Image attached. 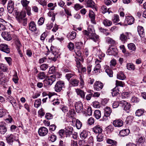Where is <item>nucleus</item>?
<instances>
[{"label":"nucleus","instance_id":"1","mask_svg":"<svg viewBox=\"0 0 146 146\" xmlns=\"http://www.w3.org/2000/svg\"><path fill=\"white\" fill-rule=\"evenodd\" d=\"M83 35L88 39L92 40L95 42L99 40L98 36L94 33V31L91 28H88V31L84 30L82 31Z\"/></svg>","mask_w":146,"mask_h":146},{"label":"nucleus","instance_id":"2","mask_svg":"<svg viewBox=\"0 0 146 146\" xmlns=\"http://www.w3.org/2000/svg\"><path fill=\"white\" fill-rule=\"evenodd\" d=\"M17 14L16 18L18 22L24 26H26L27 23V19L25 18L26 16V13L25 12L21 11L19 13H17Z\"/></svg>","mask_w":146,"mask_h":146},{"label":"nucleus","instance_id":"3","mask_svg":"<svg viewBox=\"0 0 146 146\" xmlns=\"http://www.w3.org/2000/svg\"><path fill=\"white\" fill-rule=\"evenodd\" d=\"M60 74L58 73H56L55 74H53L50 76L46 78L43 81V84L45 86H51L56 80V78H58V75Z\"/></svg>","mask_w":146,"mask_h":146},{"label":"nucleus","instance_id":"4","mask_svg":"<svg viewBox=\"0 0 146 146\" xmlns=\"http://www.w3.org/2000/svg\"><path fill=\"white\" fill-rule=\"evenodd\" d=\"M64 87V83L63 81H58L56 82L55 86V90L57 92H59L62 90V88Z\"/></svg>","mask_w":146,"mask_h":146},{"label":"nucleus","instance_id":"5","mask_svg":"<svg viewBox=\"0 0 146 146\" xmlns=\"http://www.w3.org/2000/svg\"><path fill=\"white\" fill-rule=\"evenodd\" d=\"M121 104L123 108V110L127 113H129L130 111L131 106L130 103L125 101H121Z\"/></svg>","mask_w":146,"mask_h":146},{"label":"nucleus","instance_id":"6","mask_svg":"<svg viewBox=\"0 0 146 146\" xmlns=\"http://www.w3.org/2000/svg\"><path fill=\"white\" fill-rule=\"evenodd\" d=\"M111 111L112 110L110 107H106L104 109V115L102 120L103 121L106 120L107 119V117L110 115Z\"/></svg>","mask_w":146,"mask_h":146},{"label":"nucleus","instance_id":"7","mask_svg":"<svg viewBox=\"0 0 146 146\" xmlns=\"http://www.w3.org/2000/svg\"><path fill=\"white\" fill-rule=\"evenodd\" d=\"M54 49V46H51L50 50L52 53L53 54V56L51 58H49V59L51 60L52 61H54L55 62L56 61L57 58L58 57V54H56V52L55 51H54L53 49Z\"/></svg>","mask_w":146,"mask_h":146},{"label":"nucleus","instance_id":"8","mask_svg":"<svg viewBox=\"0 0 146 146\" xmlns=\"http://www.w3.org/2000/svg\"><path fill=\"white\" fill-rule=\"evenodd\" d=\"M135 19L131 16H125V19L124 22L126 24L131 25L134 23Z\"/></svg>","mask_w":146,"mask_h":146},{"label":"nucleus","instance_id":"9","mask_svg":"<svg viewBox=\"0 0 146 146\" xmlns=\"http://www.w3.org/2000/svg\"><path fill=\"white\" fill-rule=\"evenodd\" d=\"M48 132L47 129L45 127L40 128L38 130V133L40 136H43L46 135Z\"/></svg>","mask_w":146,"mask_h":146},{"label":"nucleus","instance_id":"10","mask_svg":"<svg viewBox=\"0 0 146 146\" xmlns=\"http://www.w3.org/2000/svg\"><path fill=\"white\" fill-rule=\"evenodd\" d=\"M75 108L77 112H81L83 109V105L82 103L80 102H76L75 105Z\"/></svg>","mask_w":146,"mask_h":146},{"label":"nucleus","instance_id":"11","mask_svg":"<svg viewBox=\"0 0 146 146\" xmlns=\"http://www.w3.org/2000/svg\"><path fill=\"white\" fill-rule=\"evenodd\" d=\"M131 35L129 33L126 32L124 34L123 33L121 34L119 37L120 39L123 43L126 41L127 39L129 38V37Z\"/></svg>","mask_w":146,"mask_h":146},{"label":"nucleus","instance_id":"12","mask_svg":"<svg viewBox=\"0 0 146 146\" xmlns=\"http://www.w3.org/2000/svg\"><path fill=\"white\" fill-rule=\"evenodd\" d=\"M104 86L103 84L100 82L98 81L96 82L94 85V89L98 91L100 90Z\"/></svg>","mask_w":146,"mask_h":146},{"label":"nucleus","instance_id":"13","mask_svg":"<svg viewBox=\"0 0 146 146\" xmlns=\"http://www.w3.org/2000/svg\"><path fill=\"white\" fill-rule=\"evenodd\" d=\"M0 50L7 54L10 52V49L8 46L5 44H1L0 45Z\"/></svg>","mask_w":146,"mask_h":146},{"label":"nucleus","instance_id":"14","mask_svg":"<svg viewBox=\"0 0 146 146\" xmlns=\"http://www.w3.org/2000/svg\"><path fill=\"white\" fill-rule=\"evenodd\" d=\"M14 3L13 1L10 0L8 1L7 9L8 12L12 13L14 10Z\"/></svg>","mask_w":146,"mask_h":146},{"label":"nucleus","instance_id":"15","mask_svg":"<svg viewBox=\"0 0 146 146\" xmlns=\"http://www.w3.org/2000/svg\"><path fill=\"white\" fill-rule=\"evenodd\" d=\"M113 124L115 127H120L123 125V122L121 119H117L114 121Z\"/></svg>","mask_w":146,"mask_h":146},{"label":"nucleus","instance_id":"16","mask_svg":"<svg viewBox=\"0 0 146 146\" xmlns=\"http://www.w3.org/2000/svg\"><path fill=\"white\" fill-rule=\"evenodd\" d=\"M9 81V78L4 74L0 78V84L4 86Z\"/></svg>","mask_w":146,"mask_h":146},{"label":"nucleus","instance_id":"17","mask_svg":"<svg viewBox=\"0 0 146 146\" xmlns=\"http://www.w3.org/2000/svg\"><path fill=\"white\" fill-rule=\"evenodd\" d=\"M6 140L9 144L11 145L14 141L15 140L14 136L12 134L8 135L6 137Z\"/></svg>","mask_w":146,"mask_h":146},{"label":"nucleus","instance_id":"18","mask_svg":"<svg viewBox=\"0 0 146 146\" xmlns=\"http://www.w3.org/2000/svg\"><path fill=\"white\" fill-rule=\"evenodd\" d=\"M29 29L32 32H35L36 31V25L34 21H32L29 23Z\"/></svg>","mask_w":146,"mask_h":146},{"label":"nucleus","instance_id":"19","mask_svg":"<svg viewBox=\"0 0 146 146\" xmlns=\"http://www.w3.org/2000/svg\"><path fill=\"white\" fill-rule=\"evenodd\" d=\"M107 52L108 53L112 55H115L117 54L118 52L117 49L115 48L110 47L108 50Z\"/></svg>","mask_w":146,"mask_h":146},{"label":"nucleus","instance_id":"20","mask_svg":"<svg viewBox=\"0 0 146 146\" xmlns=\"http://www.w3.org/2000/svg\"><path fill=\"white\" fill-rule=\"evenodd\" d=\"M1 35L3 37L5 40L9 41L11 39V37L10 34L7 32H3Z\"/></svg>","mask_w":146,"mask_h":146},{"label":"nucleus","instance_id":"21","mask_svg":"<svg viewBox=\"0 0 146 146\" xmlns=\"http://www.w3.org/2000/svg\"><path fill=\"white\" fill-rule=\"evenodd\" d=\"M15 44L17 47V49L20 56L22 57L23 56L20 48L22 46V45L18 39H17L15 41Z\"/></svg>","mask_w":146,"mask_h":146},{"label":"nucleus","instance_id":"22","mask_svg":"<svg viewBox=\"0 0 146 146\" xmlns=\"http://www.w3.org/2000/svg\"><path fill=\"white\" fill-rule=\"evenodd\" d=\"M92 129L93 131L96 133H100L102 131V127L99 125L95 126Z\"/></svg>","mask_w":146,"mask_h":146},{"label":"nucleus","instance_id":"23","mask_svg":"<svg viewBox=\"0 0 146 146\" xmlns=\"http://www.w3.org/2000/svg\"><path fill=\"white\" fill-rule=\"evenodd\" d=\"M73 129V128L70 126L66 128L65 133L66 137L70 136L71 135H72Z\"/></svg>","mask_w":146,"mask_h":146},{"label":"nucleus","instance_id":"24","mask_svg":"<svg viewBox=\"0 0 146 146\" xmlns=\"http://www.w3.org/2000/svg\"><path fill=\"white\" fill-rule=\"evenodd\" d=\"M76 33L74 31L69 33L67 35V38L70 40L74 39L76 37Z\"/></svg>","mask_w":146,"mask_h":146},{"label":"nucleus","instance_id":"25","mask_svg":"<svg viewBox=\"0 0 146 146\" xmlns=\"http://www.w3.org/2000/svg\"><path fill=\"white\" fill-rule=\"evenodd\" d=\"M7 128L3 123L0 124V134H4L7 131Z\"/></svg>","mask_w":146,"mask_h":146},{"label":"nucleus","instance_id":"26","mask_svg":"<svg viewBox=\"0 0 146 146\" xmlns=\"http://www.w3.org/2000/svg\"><path fill=\"white\" fill-rule=\"evenodd\" d=\"M127 47L129 50L131 51V52L134 53L136 50V47L135 45L133 43H130L127 45Z\"/></svg>","mask_w":146,"mask_h":146},{"label":"nucleus","instance_id":"27","mask_svg":"<svg viewBox=\"0 0 146 146\" xmlns=\"http://www.w3.org/2000/svg\"><path fill=\"white\" fill-rule=\"evenodd\" d=\"M138 143H139V145L140 146H146V142L145 141V139L142 137L138 139Z\"/></svg>","mask_w":146,"mask_h":146},{"label":"nucleus","instance_id":"28","mask_svg":"<svg viewBox=\"0 0 146 146\" xmlns=\"http://www.w3.org/2000/svg\"><path fill=\"white\" fill-rule=\"evenodd\" d=\"M79 81L76 79L72 78L70 80V84L73 86H78Z\"/></svg>","mask_w":146,"mask_h":146},{"label":"nucleus","instance_id":"29","mask_svg":"<svg viewBox=\"0 0 146 146\" xmlns=\"http://www.w3.org/2000/svg\"><path fill=\"white\" fill-rule=\"evenodd\" d=\"M137 31L140 36L143 37L144 35V31L143 28L141 26H139L137 27Z\"/></svg>","mask_w":146,"mask_h":146},{"label":"nucleus","instance_id":"30","mask_svg":"<svg viewBox=\"0 0 146 146\" xmlns=\"http://www.w3.org/2000/svg\"><path fill=\"white\" fill-rule=\"evenodd\" d=\"M76 91L78 95L80 96L82 98H84L85 93L83 90L78 88L76 89Z\"/></svg>","mask_w":146,"mask_h":146},{"label":"nucleus","instance_id":"31","mask_svg":"<svg viewBox=\"0 0 146 146\" xmlns=\"http://www.w3.org/2000/svg\"><path fill=\"white\" fill-rule=\"evenodd\" d=\"M125 76L122 72H119L117 74V78L121 80H124L125 78Z\"/></svg>","mask_w":146,"mask_h":146},{"label":"nucleus","instance_id":"32","mask_svg":"<svg viewBox=\"0 0 146 146\" xmlns=\"http://www.w3.org/2000/svg\"><path fill=\"white\" fill-rule=\"evenodd\" d=\"M86 6L87 7L93 8L94 6V2L92 0H85Z\"/></svg>","mask_w":146,"mask_h":146},{"label":"nucleus","instance_id":"33","mask_svg":"<svg viewBox=\"0 0 146 146\" xmlns=\"http://www.w3.org/2000/svg\"><path fill=\"white\" fill-rule=\"evenodd\" d=\"M88 132L86 131H83L80 135V137L82 139H84L88 136Z\"/></svg>","mask_w":146,"mask_h":146},{"label":"nucleus","instance_id":"34","mask_svg":"<svg viewBox=\"0 0 146 146\" xmlns=\"http://www.w3.org/2000/svg\"><path fill=\"white\" fill-rule=\"evenodd\" d=\"M129 133V130L128 129H126L121 131L120 132V134L121 136H125L128 135Z\"/></svg>","mask_w":146,"mask_h":146},{"label":"nucleus","instance_id":"35","mask_svg":"<svg viewBox=\"0 0 146 146\" xmlns=\"http://www.w3.org/2000/svg\"><path fill=\"white\" fill-rule=\"evenodd\" d=\"M103 24L106 27H110L112 25V22L107 19H105L103 20Z\"/></svg>","mask_w":146,"mask_h":146},{"label":"nucleus","instance_id":"36","mask_svg":"<svg viewBox=\"0 0 146 146\" xmlns=\"http://www.w3.org/2000/svg\"><path fill=\"white\" fill-rule=\"evenodd\" d=\"M126 67L127 69L130 70H134L135 69V66L132 63H127Z\"/></svg>","mask_w":146,"mask_h":146},{"label":"nucleus","instance_id":"37","mask_svg":"<svg viewBox=\"0 0 146 146\" xmlns=\"http://www.w3.org/2000/svg\"><path fill=\"white\" fill-rule=\"evenodd\" d=\"M38 77L40 79L42 80L44 79H45L47 76L44 72H41L38 74Z\"/></svg>","mask_w":146,"mask_h":146},{"label":"nucleus","instance_id":"38","mask_svg":"<svg viewBox=\"0 0 146 146\" xmlns=\"http://www.w3.org/2000/svg\"><path fill=\"white\" fill-rule=\"evenodd\" d=\"M94 116L97 119H99L101 116V113L100 111L96 110L94 113Z\"/></svg>","mask_w":146,"mask_h":146},{"label":"nucleus","instance_id":"39","mask_svg":"<svg viewBox=\"0 0 146 146\" xmlns=\"http://www.w3.org/2000/svg\"><path fill=\"white\" fill-rule=\"evenodd\" d=\"M41 100L40 99L35 100L34 102V106L36 108H38L41 105Z\"/></svg>","mask_w":146,"mask_h":146},{"label":"nucleus","instance_id":"40","mask_svg":"<svg viewBox=\"0 0 146 146\" xmlns=\"http://www.w3.org/2000/svg\"><path fill=\"white\" fill-rule=\"evenodd\" d=\"M104 138V135L100 133L98 134L97 137V141L98 142H101L103 141Z\"/></svg>","mask_w":146,"mask_h":146},{"label":"nucleus","instance_id":"41","mask_svg":"<svg viewBox=\"0 0 146 146\" xmlns=\"http://www.w3.org/2000/svg\"><path fill=\"white\" fill-rule=\"evenodd\" d=\"M119 21V17L118 15L115 14L112 19V21L114 23L118 22Z\"/></svg>","mask_w":146,"mask_h":146},{"label":"nucleus","instance_id":"42","mask_svg":"<svg viewBox=\"0 0 146 146\" xmlns=\"http://www.w3.org/2000/svg\"><path fill=\"white\" fill-rule=\"evenodd\" d=\"M21 3L23 7H26L28 6L29 1L27 0H21Z\"/></svg>","mask_w":146,"mask_h":146},{"label":"nucleus","instance_id":"43","mask_svg":"<svg viewBox=\"0 0 146 146\" xmlns=\"http://www.w3.org/2000/svg\"><path fill=\"white\" fill-rule=\"evenodd\" d=\"M80 77L79 79L80 80V86H81V88H83L84 86V82L83 80V76L82 75L80 74H79Z\"/></svg>","mask_w":146,"mask_h":146},{"label":"nucleus","instance_id":"44","mask_svg":"<svg viewBox=\"0 0 146 146\" xmlns=\"http://www.w3.org/2000/svg\"><path fill=\"white\" fill-rule=\"evenodd\" d=\"M8 70L7 68L5 66V65L3 64H0V71H1L3 72H6Z\"/></svg>","mask_w":146,"mask_h":146},{"label":"nucleus","instance_id":"45","mask_svg":"<svg viewBox=\"0 0 146 146\" xmlns=\"http://www.w3.org/2000/svg\"><path fill=\"white\" fill-rule=\"evenodd\" d=\"M13 80L15 84H17L18 82L19 78L17 75V74L16 72L15 73V74L13 75Z\"/></svg>","mask_w":146,"mask_h":146},{"label":"nucleus","instance_id":"46","mask_svg":"<svg viewBox=\"0 0 146 146\" xmlns=\"http://www.w3.org/2000/svg\"><path fill=\"white\" fill-rule=\"evenodd\" d=\"M109 9H107L106 7L104 5L102 6L101 7V11L102 13L104 14L107 12H108L109 14L110 12L109 11Z\"/></svg>","mask_w":146,"mask_h":146},{"label":"nucleus","instance_id":"47","mask_svg":"<svg viewBox=\"0 0 146 146\" xmlns=\"http://www.w3.org/2000/svg\"><path fill=\"white\" fill-rule=\"evenodd\" d=\"M76 125L77 129H80L82 126V123L79 120L77 119L76 121Z\"/></svg>","mask_w":146,"mask_h":146},{"label":"nucleus","instance_id":"48","mask_svg":"<svg viewBox=\"0 0 146 146\" xmlns=\"http://www.w3.org/2000/svg\"><path fill=\"white\" fill-rule=\"evenodd\" d=\"M75 46L76 48V49H81L83 46V43L81 42H77L75 43Z\"/></svg>","mask_w":146,"mask_h":146},{"label":"nucleus","instance_id":"49","mask_svg":"<svg viewBox=\"0 0 146 146\" xmlns=\"http://www.w3.org/2000/svg\"><path fill=\"white\" fill-rule=\"evenodd\" d=\"M107 142L108 143L111 144V145H116L117 143L116 141L110 139H107Z\"/></svg>","mask_w":146,"mask_h":146},{"label":"nucleus","instance_id":"50","mask_svg":"<svg viewBox=\"0 0 146 146\" xmlns=\"http://www.w3.org/2000/svg\"><path fill=\"white\" fill-rule=\"evenodd\" d=\"M96 54L98 55V56H99V58L100 59H102V58L104 57L105 56V54L102 53L100 49H99L97 51Z\"/></svg>","mask_w":146,"mask_h":146},{"label":"nucleus","instance_id":"51","mask_svg":"<svg viewBox=\"0 0 146 146\" xmlns=\"http://www.w3.org/2000/svg\"><path fill=\"white\" fill-rule=\"evenodd\" d=\"M144 113L143 110L142 109H138L135 112L136 115L138 116H141Z\"/></svg>","mask_w":146,"mask_h":146},{"label":"nucleus","instance_id":"52","mask_svg":"<svg viewBox=\"0 0 146 146\" xmlns=\"http://www.w3.org/2000/svg\"><path fill=\"white\" fill-rule=\"evenodd\" d=\"M6 114V110L3 108L0 109V117L5 116Z\"/></svg>","mask_w":146,"mask_h":146},{"label":"nucleus","instance_id":"53","mask_svg":"<svg viewBox=\"0 0 146 146\" xmlns=\"http://www.w3.org/2000/svg\"><path fill=\"white\" fill-rule=\"evenodd\" d=\"M64 11L66 14L69 16H71V12L70 11V9L67 7L66 5H65L64 7Z\"/></svg>","mask_w":146,"mask_h":146},{"label":"nucleus","instance_id":"54","mask_svg":"<svg viewBox=\"0 0 146 146\" xmlns=\"http://www.w3.org/2000/svg\"><path fill=\"white\" fill-rule=\"evenodd\" d=\"M106 72L110 77L113 76V72L112 70L109 68H107L106 70Z\"/></svg>","mask_w":146,"mask_h":146},{"label":"nucleus","instance_id":"55","mask_svg":"<svg viewBox=\"0 0 146 146\" xmlns=\"http://www.w3.org/2000/svg\"><path fill=\"white\" fill-rule=\"evenodd\" d=\"M115 84L117 86H120V87H123L124 85V83L123 82L116 80Z\"/></svg>","mask_w":146,"mask_h":146},{"label":"nucleus","instance_id":"56","mask_svg":"<svg viewBox=\"0 0 146 146\" xmlns=\"http://www.w3.org/2000/svg\"><path fill=\"white\" fill-rule=\"evenodd\" d=\"M48 67V65L47 64H41L40 66V68L42 70H45Z\"/></svg>","mask_w":146,"mask_h":146},{"label":"nucleus","instance_id":"57","mask_svg":"<svg viewBox=\"0 0 146 146\" xmlns=\"http://www.w3.org/2000/svg\"><path fill=\"white\" fill-rule=\"evenodd\" d=\"M49 140H50L52 142H54L56 139V137L53 135H51L48 138Z\"/></svg>","mask_w":146,"mask_h":146},{"label":"nucleus","instance_id":"58","mask_svg":"<svg viewBox=\"0 0 146 146\" xmlns=\"http://www.w3.org/2000/svg\"><path fill=\"white\" fill-rule=\"evenodd\" d=\"M116 88L113 89L112 92H111L112 95L113 96H115L117 95L118 94L119 90H116Z\"/></svg>","mask_w":146,"mask_h":146},{"label":"nucleus","instance_id":"59","mask_svg":"<svg viewBox=\"0 0 146 146\" xmlns=\"http://www.w3.org/2000/svg\"><path fill=\"white\" fill-rule=\"evenodd\" d=\"M24 8L26 10L27 15L29 16H30L31 15V8L28 6H27L26 7H24Z\"/></svg>","mask_w":146,"mask_h":146},{"label":"nucleus","instance_id":"60","mask_svg":"<svg viewBox=\"0 0 146 146\" xmlns=\"http://www.w3.org/2000/svg\"><path fill=\"white\" fill-rule=\"evenodd\" d=\"M101 62V61L97 59H96L95 62L96 65L95 67L99 69H100L101 68V66L99 64V63Z\"/></svg>","mask_w":146,"mask_h":146},{"label":"nucleus","instance_id":"61","mask_svg":"<svg viewBox=\"0 0 146 146\" xmlns=\"http://www.w3.org/2000/svg\"><path fill=\"white\" fill-rule=\"evenodd\" d=\"M83 7V6H81L80 4H76L75 5L74 8L75 10L78 11L82 9Z\"/></svg>","mask_w":146,"mask_h":146},{"label":"nucleus","instance_id":"62","mask_svg":"<svg viewBox=\"0 0 146 146\" xmlns=\"http://www.w3.org/2000/svg\"><path fill=\"white\" fill-rule=\"evenodd\" d=\"M58 134L61 137H63L65 134V131L63 129L60 130L58 132Z\"/></svg>","mask_w":146,"mask_h":146},{"label":"nucleus","instance_id":"63","mask_svg":"<svg viewBox=\"0 0 146 146\" xmlns=\"http://www.w3.org/2000/svg\"><path fill=\"white\" fill-rule=\"evenodd\" d=\"M67 46L69 50L71 51H72L74 49V44L73 43L71 42H70L68 44Z\"/></svg>","mask_w":146,"mask_h":146},{"label":"nucleus","instance_id":"64","mask_svg":"<svg viewBox=\"0 0 146 146\" xmlns=\"http://www.w3.org/2000/svg\"><path fill=\"white\" fill-rule=\"evenodd\" d=\"M45 117L48 119H50L52 118L53 115L50 113H46Z\"/></svg>","mask_w":146,"mask_h":146}]
</instances>
